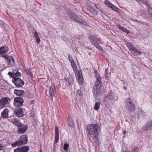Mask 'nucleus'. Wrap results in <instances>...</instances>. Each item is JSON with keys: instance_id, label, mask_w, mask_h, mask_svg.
Returning <instances> with one entry per match:
<instances>
[{"instance_id": "1", "label": "nucleus", "mask_w": 152, "mask_h": 152, "mask_svg": "<svg viewBox=\"0 0 152 152\" xmlns=\"http://www.w3.org/2000/svg\"><path fill=\"white\" fill-rule=\"evenodd\" d=\"M88 134L92 137L94 142L98 140V136L100 130V126L98 124H88L87 126Z\"/></svg>"}, {"instance_id": "2", "label": "nucleus", "mask_w": 152, "mask_h": 152, "mask_svg": "<svg viewBox=\"0 0 152 152\" xmlns=\"http://www.w3.org/2000/svg\"><path fill=\"white\" fill-rule=\"evenodd\" d=\"M126 109L129 112L133 111L135 109V105L132 100L130 98H129L126 100Z\"/></svg>"}, {"instance_id": "3", "label": "nucleus", "mask_w": 152, "mask_h": 152, "mask_svg": "<svg viewBox=\"0 0 152 152\" xmlns=\"http://www.w3.org/2000/svg\"><path fill=\"white\" fill-rule=\"evenodd\" d=\"M27 141V138L25 135L22 136L16 142L12 143L11 145L13 147H15L17 146H19L26 144Z\"/></svg>"}, {"instance_id": "4", "label": "nucleus", "mask_w": 152, "mask_h": 152, "mask_svg": "<svg viewBox=\"0 0 152 152\" xmlns=\"http://www.w3.org/2000/svg\"><path fill=\"white\" fill-rule=\"evenodd\" d=\"M118 98L114 94L111 93L108 95L105 99V100L108 104L113 103L117 101Z\"/></svg>"}, {"instance_id": "5", "label": "nucleus", "mask_w": 152, "mask_h": 152, "mask_svg": "<svg viewBox=\"0 0 152 152\" xmlns=\"http://www.w3.org/2000/svg\"><path fill=\"white\" fill-rule=\"evenodd\" d=\"M12 82L15 84V86L18 87H22L24 84L23 80L16 77H14L12 80Z\"/></svg>"}, {"instance_id": "6", "label": "nucleus", "mask_w": 152, "mask_h": 152, "mask_svg": "<svg viewBox=\"0 0 152 152\" xmlns=\"http://www.w3.org/2000/svg\"><path fill=\"white\" fill-rule=\"evenodd\" d=\"M126 46L132 53L137 56L140 55L142 53L140 51H139L136 48H134L130 44L127 43Z\"/></svg>"}, {"instance_id": "7", "label": "nucleus", "mask_w": 152, "mask_h": 152, "mask_svg": "<svg viewBox=\"0 0 152 152\" xmlns=\"http://www.w3.org/2000/svg\"><path fill=\"white\" fill-rule=\"evenodd\" d=\"M14 104L16 107H19L23 105L24 102L23 98L21 97H15L14 99Z\"/></svg>"}, {"instance_id": "8", "label": "nucleus", "mask_w": 152, "mask_h": 152, "mask_svg": "<svg viewBox=\"0 0 152 152\" xmlns=\"http://www.w3.org/2000/svg\"><path fill=\"white\" fill-rule=\"evenodd\" d=\"M10 99L7 97L3 98L0 100V106L3 107L5 105L9 104L10 102Z\"/></svg>"}, {"instance_id": "9", "label": "nucleus", "mask_w": 152, "mask_h": 152, "mask_svg": "<svg viewBox=\"0 0 152 152\" xmlns=\"http://www.w3.org/2000/svg\"><path fill=\"white\" fill-rule=\"evenodd\" d=\"M101 85L99 84H94L93 93L94 95L95 96H96L99 94V92L101 91L100 87Z\"/></svg>"}, {"instance_id": "10", "label": "nucleus", "mask_w": 152, "mask_h": 152, "mask_svg": "<svg viewBox=\"0 0 152 152\" xmlns=\"http://www.w3.org/2000/svg\"><path fill=\"white\" fill-rule=\"evenodd\" d=\"M73 20L76 22L77 23L80 24L82 25H83L85 26L88 25V23L86 21H84L82 19L78 17L76 15L75 17H74V18L73 19Z\"/></svg>"}, {"instance_id": "11", "label": "nucleus", "mask_w": 152, "mask_h": 152, "mask_svg": "<svg viewBox=\"0 0 152 152\" xmlns=\"http://www.w3.org/2000/svg\"><path fill=\"white\" fill-rule=\"evenodd\" d=\"M95 77L96 79V81L95 82V84H99V85H102L101 83L102 78L98 72L96 71H94Z\"/></svg>"}, {"instance_id": "12", "label": "nucleus", "mask_w": 152, "mask_h": 152, "mask_svg": "<svg viewBox=\"0 0 152 152\" xmlns=\"http://www.w3.org/2000/svg\"><path fill=\"white\" fill-rule=\"evenodd\" d=\"M8 63V65L10 66L14 65L15 62L14 58L12 56H9L6 58Z\"/></svg>"}, {"instance_id": "13", "label": "nucleus", "mask_w": 152, "mask_h": 152, "mask_svg": "<svg viewBox=\"0 0 152 152\" xmlns=\"http://www.w3.org/2000/svg\"><path fill=\"white\" fill-rule=\"evenodd\" d=\"M10 121L12 122L15 125L20 127L22 124L21 123L18 119L15 118H12L10 119Z\"/></svg>"}, {"instance_id": "14", "label": "nucleus", "mask_w": 152, "mask_h": 152, "mask_svg": "<svg viewBox=\"0 0 152 152\" xmlns=\"http://www.w3.org/2000/svg\"><path fill=\"white\" fill-rule=\"evenodd\" d=\"M55 140L54 142L56 144L58 142L59 138V132L58 128L57 126L55 127Z\"/></svg>"}, {"instance_id": "15", "label": "nucleus", "mask_w": 152, "mask_h": 152, "mask_svg": "<svg viewBox=\"0 0 152 152\" xmlns=\"http://www.w3.org/2000/svg\"><path fill=\"white\" fill-rule=\"evenodd\" d=\"M142 129L144 131H150L152 129V126L150 123H148L142 126Z\"/></svg>"}, {"instance_id": "16", "label": "nucleus", "mask_w": 152, "mask_h": 152, "mask_svg": "<svg viewBox=\"0 0 152 152\" xmlns=\"http://www.w3.org/2000/svg\"><path fill=\"white\" fill-rule=\"evenodd\" d=\"M86 8L91 13L93 14L96 15L98 14L97 11L91 7L88 4L86 5Z\"/></svg>"}, {"instance_id": "17", "label": "nucleus", "mask_w": 152, "mask_h": 152, "mask_svg": "<svg viewBox=\"0 0 152 152\" xmlns=\"http://www.w3.org/2000/svg\"><path fill=\"white\" fill-rule=\"evenodd\" d=\"M65 84L68 86L71 87L72 84L73 79L71 77L66 79Z\"/></svg>"}, {"instance_id": "18", "label": "nucleus", "mask_w": 152, "mask_h": 152, "mask_svg": "<svg viewBox=\"0 0 152 152\" xmlns=\"http://www.w3.org/2000/svg\"><path fill=\"white\" fill-rule=\"evenodd\" d=\"M8 48L6 45H4L0 48V54H4L8 50Z\"/></svg>"}, {"instance_id": "19", "label": "nucleus", "mask_w": 152, "mask_h": 152, "mask_svg": "<svg viewBox=\"0 0 152 152\" xmlns=\"http://www.w3.org/2000/svg\"><path fill=\"white\" fill-rule=\"evenodd\" d=\"M88 39L90 40V42L93 45L97 42V39L94 36L92 35H89L88 37Z\"/></svg>"}, {"instance_id": "20", "label": "nucleus", "mask_w": 152, "mask_h": 152, "mask_svg": "<svg viewBox=\"0 0 152 152\" xmlns=\"http://www.w3.org/2000/svg\"><path fill=\"white\" fill-rule=\"evenodd\" d=\"M16 115L18 117H21L24 116V114L23 113V109L21 108H18L17 112L16 113Z\"/></svg>"}, {"instance_id": "21", "label": "nucleus", "mask_w": 152, "mask_h": 152, "mask_svg": "<svg viewBox=\"0 0 152 152\" xmlns=\"http://www.w3.org/2000/svg\"><path fill=\"white\" fill-rule=\"evenodd\" d=\"M9 111V110L8 109L5 108L1 113L2 117L4 118H7L8 117Z\"/></svg>"}, {"instance_id": "22", "label": "nucleus", "mask_w": 152, "mask_h": 152, "mask_svg": "<svg viewBox=\"0 0 152 152\" xmlns=\"http://www.w3.org/2000/svg\"><path fill=\"white\" fill-rule=\"evenodd\" d=\"M28 127L27 125H24L19 128L18 130V132L20 134L24 133L26 131Z\"/></svg>"}, {"instance_id": "23", "label": "nucleus", "mask_w": 152, "mask_h": 152, "mask_svg": "<svg viewBox=\"0 0 152 152\" xmlns=\"http://www.w3.org/2000/svg\"><path fill=\"white\" fill-rule=\"evenodd\" d=\"M78 80V83L81 84L83 83V78L82 76V73L80 72H79L77 74Z\"/></svg>"}, {"instance_id": "24", "label": "nucleus", "mask_w": 152, "mask_h": 152, "mask_svg": "<svg viewBox=\"0 0 152 152\" xmlns=\"http://www.w3.org/2000/svg\"><path fill=\"white\" fill-rule=\"evenodd\" d=\"M14 94L17 96H22L24 93V91L22 90L15 89L14 91Z\"/></svg>"}, {"instance_id": "25", "label": "nucleus", "mask_w": 152, "mask_h": 152, "mask_svg": "<svg viewBox=\"0 0 152 152\" xmlns=\"http://www.w3.org/2000/svg\"><path fill=\"white\" fill-rule=\"evenodd\" d=\"M20 148L21 152H28L30 149L27 146H24Z\"/></svg>"}, {"instance_id": "26", "label": "nucleus", "mask_w": 152, "mask_h": 152, "mask_svg": "<svg viewBox=\"0 0 152 152\" xmlns=\"http://www.w3.org/2000/svg\"><path fill=\"white\" fill-rule=\"evenodd\" d=\"M55 85H52L50 87V89L49 91L50 94L54 95L55 91H54Z\"/></svg>"}, {"instance_id": "27", "label": "nucleus", "mask_w": 152, "mask_h": 152, "mask_svg": "<svg viewBox=\"0 0 152 152\" xmlns=\"http://www.w3.org/2000/svg\"><path fill=\"white\" fill-rule=\"evenodd\" d=\"M76 15L73 13L71 11H69L67 14V17L71 19H74Z\"/></svg>"}, {"instance_id": "28", "label": "nucleus", "mask_w": 152, "mask_h": 152, "mask_svg": "<svg viewBox=\"0 0 152 152\" xmlns=\"http://www.w3.org/2000/svg\"><path fill=\"white\" fill-rule=\"evenodd\" d=\"M71 63L74 72H77V69L76 64L75 63L74 61Z\"/></svg>"}, {"instance_id": "29", "label": "nucleus", "mask_w": 152, "mask_h": 152, "mask_svg": "<svg viewBox=\"0 0 152 152\" xmlns=\"http://www.w3.org/2000/svg\"><path fill=\"white\" fill-rule=\"evenodd\" d=\"M104 4L106 6L109 8H110L112 4L109 1L106 0L104 1Z\"/></svg>"}, {"instance_id": "30", "label": "nucleus", "mask_w": 152, "mask_h": 152, "mask_svg": "<svg viewBox=\"0 0 152 152\" xmlns=\"http://www.w3.org/2000/svg\"><path fill=\"white\" fill-rule=\"evenodd\" d=\"M100 107V104L98 102H96L94 106V109L96 110H98Z\"/></svg>"}, {"instance_id": "31", "label": "nucleus", "mask_w": 152, "mask_h": 152, "mask_svg": "<svg viewBox=\"0 0 152 152\" xmlns=\"http://www.w3.org/2000/svg\"><path fill=\"white\" fill-rule=\"evenodd\" d=\"M110 8H111L112 10L115 12L117 11L118 10V7H117L115 5H113V4L110 7Z\"/></svg>"}, {"instance_id": "32", "label": "nucleus", "mask_w": 152, "mask_h": 152, "mask_svg": "<svg viewBox=\"0 0 152 152\" xmlns=\"http://www.w3.org/2000/svg\"><path fill=\"white\" fill-rule=\"evenodd\" d=\"M69 145L67 144H65L64 145V149L65 152H67L68 150Z\"/></svg>"}, {"instance_id": "33", "label": "nucleus", "mask_w": 152, "mask_h": 152, "mask_svg": "<svg viewBox=\"0 0 152 152\" xmlns=\"http://www.w3.org/2000/svg\"><path fill=\"white\" fill-rule=\"evenodd\" d=\"M94 45L98 49L100 50H102L101 47L97 42L95 43Z\"/></svg>"}, {"instance_id": "34", "label": "nucleus", "mask_w": 152, "mask_h": 152, "mask_svg": "<svg viewBox=\"0 0 152 152\" xmlns=\"http://www.w3.org/2000/svg\"><path fill=\"white\" fill-rule=\"evenodd\" d=\"M14 77H20L21 76V73L18 71L16 73H14Z\"/></svg>"}, {"instance_id": "35", "label": "nucleus", "mask_w": 152, "mask_h": 152, "mask_svg": "<svg viewBox=\"0 0 152 152\" xmlns=\"http://www.w3.org/2000/svg\"><path fill=\"white\" fill-rule=\"evenodd\" d=\"M121 29L124 32H126L127 34H129L130 33L129 30H128L126 28L123 27H121Z\"/></svg>"}, {"instance_id": "36", "label": "nucleus", "mask_w": 152, "mask_h": 152, "mask_svg": "<svg viewBox=\"0 0 152 152\" xmlns=\"http://www.w3.org/2000/svg\"><path fill=\"white\" fill-rule=\"evenodd\" d=\"M14 151V152H21L20 147L18 148L15 149Z\"/></svg>"}, {"instance_id": "37", "label": "nucleus", "mask_w": 152, "mask_h": 152, "mask_svg": "<svg viewBox=\"0 0 152 152\" xmlns=\"http://www.w3.org/2000/svg\"><path fill=\"white\" fill-rule=\"evenodd\" d=\"M68 57L69 60L70 61V63H71L74 61L73 58L72 57H71L69 55H68Z\"/></svg>"}, {"instance_id": "38", "label": "nucleus", "mask_w": 152, "mask_h": 152, "mask_svg": "<svg viewBox=\"0 0 152 152\" xmlns=\"http://www.w3.org/2000/svg\"><path fill=\"white\" fill-rule=\"evenodd\" d=\"M14 73H12L11 72H8V75L10 76L11 77H14Z\"/></svg>"}, {"instance_id": "39", "label": "nucleus", "mask_w": 152, "mask_h": 152, "mask_svg": "<svg viewBox=\"0 0 152 152\" xmlns=\"http://www.w3.org/2000/svg\"><path fill=\"white\" fill-rule=\"evenodd\" d=\"M77 95L80 96L82 95L80 91L79 90H77Z\"/></svg>"}, {"instance_id": "40", "label": "nucleus", "mask_w": 152, "mask_h": 152, "mask_svg": "<svg viewBox=\"0 0 152 152\" xmlns=\"http://www.w3.org/2000/svg\"><path fill=\"white\" fill-rule=\"evenodd\" d=\"M148 11L149 14H151V15L152 16V9L151 8H149Z\"/></svg>"}, {"instance_id": "41", "label": "nucleus", "mask_w": 152, "mask_h": 152, "mask_svg": "<svg viewBox=\"0 0 152 152\" xmlns=\"http://www.w3.org/2000/svg\"><path fill=\"white\" fill-rule=\"evenodd\" d=\"M40 40L39 38V37L37 38L36 39L37 42V43L39 44L40 43Z\"/></svg>"}, {"instance_id": "42", "label": "nucleus", "mask_w": 152, "mask_h": 152, "mask_svg": "<svg viewBox=\"0 0 152 152\" xmlns=\"http://www.w3.org/2000/svg\"><path fill=\"white\" fill-rule=\"evenodd\" d=\"M34 36L36 38L38 37V34L37 31H35L34 34Z\"/></svg>"}, {"instance_id": "43", "label": "nucleus", "mask_w": 152, "mask_h": 152, "mask_svg": "<svg viewBox=\"0 0 152 152\" xmlns=\"http://www.w3.org/2000/svg\"><path fill=\"white\" fill-rule=\"evenodd\" d=\"M53 95H54L50 94L49 98L50 99L51 101L53 100Z\"/></svg>"}, {"instance_id": "44", "label": "nucleus", "mask_w": 152, "mask_h": 152, "mask_svg": "<svg viewBox=\"0 0 152 152\" xmlns=\"http://www.w3.org/2000/svg\"><path fill=\"white\" fill-rule=\"evenodd\" d=\"M53 95H54L50 94L49 98L50 99L51 101L53 100Z\"/></svg>"}, {"instance_id": "45", "label": "nucleus", "mask_w": 152, "mask_h": 152, "mask_svg": "<svg viewBox=\"0 0 152 152\" xmlns=\"http://www.w3.org/2000/svg\"><path fill=\"white\" fill-rule=\"evenodd\" d=\"M123 133L124 135H125L126 134V132L125 130H124L123 131Z\"/></svg>"}, {"instance_id": "46", "label": "nucleus", "mask_w": 152, "mask_h": 152, "mask_svg": "<svg viewBox=\"0 0 152 152\" xmlns=\"http://www.w3.org/2000/svg\"><path fill=\"white\" fill-rule=\"evenodd\" d=\"M3 148V146L1 144H0V149H1Z\"/></svg>"}, {"instance_id": "47", "label": "nucleus", "mask_w": 152, "mask_h": 152, "mask_svg": "<svg viewBox=\"0 0 152 152\" xmlns=\"http://www.w3.org/2000/svg\"><path fill=\"white\" fill-rule=\"evenodd\" d=\"M95 6L96 7V8L98 9L99 10H100L99 9V8H98V6H97L96 5V4H95Z\"/></svg>"}, {"instance_id": "48", "label": "nucleus", "mask_w": 152, "mask_h": 152, "mask_svg": "<svg viewBox=\"0 0 152 152\" xmlns=\"http://www.w3.org/2000/svg\"><path fill=\"white\" fill-rule=\"evenodd\" d=\"M108 70L107 69H105V71L106 74L108 73Z\"/></svg>"}, {"instance_id": "49", "label": "nucleus", "mask_w": 152, "mask_h": 152, "mask_svg": "<svg viewBox=\"0 0 152 152\" xmlns=\"http://www.w3.org/2000/svg\"><path fill=\"white\" fill-rule=\"evenodd\" d=\"M30 76L32 78V77H33V76L31 73L30 74Z\"/></svg>"}, {"instance_id": "50", "label": "nucleus", "mask_w": 152, "mask_h": 152, "mask_svg": "<svg viewBox=\"0 0 152 152\" xmlns=\"http://www.w3.org/2000/svg\"><path fill=\"white\" fill-rule=\"evenodd\" d=\"M137 1H141L142 0H135Z\"/></svg>"}, {"instance_id": "51", "label": "nucleus", "mask_w": 152, "mask_h": 152, "mask_svg": "<svg viewBox=\"0 0 152 152\" xmlns=\"http://www.w3.org/2000/svg\"><path fill=\"white\" fill-rule=\"evenodd\" d=\"M39 152H42V150H40Z\"/></svg>"}, {"instance_id": "52", "label": "nucleus", "mask_w": 152, "mask_h": 152, "mask_svg": "<svg viewBox=\"0 0 152 152\" xmlns=\"http://www.w3.org/2000/svg\"><path fill=\"white\" fill-rule=\"evenodd\" d=\"M88 48V49H90V50L91 49H90L89 48Z\"/></svg>"}]
</instances>
